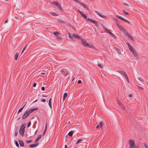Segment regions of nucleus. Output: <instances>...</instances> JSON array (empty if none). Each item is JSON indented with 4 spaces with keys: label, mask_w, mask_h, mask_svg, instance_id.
<instances>
[{
    "label": "nucleus",
    "mask_w": 148,
    "mask_h": 148,
    "mask_svg": "<svg viewBox=\"0 0 148 148\" xmlns=\"http://www.w3.org/2000/svg\"><path fill=\"white\" fill-rule=\"evenodd\" d=\"M37 108H34L32 109H29V110H27L24 113V114L22 116V119H24L26 118L31 113L33 112L34 111L37 110Z\"/></svg>",
    "instance_id": "obj_1"
},
{
    "label": "nucleus",
    "mask_w": 148,
    "mask_h": 148,
    "mask_svg": "<svg viewBox=\"0 0 148 148\" xmlns=\"http://www.w3.org/2000/svg\"><path fill=\"white\" fill-rule=\"evenodd\" d=\"M25 125L26 124L25 123H23L21 125L19 130V133L22 136H24Z\"/></svg>",
    "instance_id": "obj_2"
},
{
    "label": "nucleus",
    "mask_w": 148,
    "mask_h": 148,
    "mask_svg": "<svg viewBox=\"0 0 148 148\" xmlns=\"http://www.w3.org/2000/svg\"><path fill=\"white\" fill-rule=\"evenodd\" d=\"M130 148H134L136 147L134 141L133 140H130L129 141Z\"/></svg>",
    "instance_id": "obj_3"
},
{
    "label": "nucleus",
    "mask_w": 148,
    "mask_h": 148,
    "mask_svg": "<svg viewBox=\"0 0 148 148\" xmlns=\"http://www.w3.org/2000/svg\"><path fill=\"white\" fill-rule=\"evenodd\" d=\"M87 20L88 21H90L91 23H93L97 27L99 28V25H98V23L97 22L95 21L90 18H87Z\"/></svg>",
    "instance_id": "obj_4"
},
{
    "label": "nucleus",
    "mask_w": 148,
    "mask_h": 148,
    "mask_svg": "<svg viewBox=\"0 0 148 148\" xmlns=\"http://www.w3.org/2000/svg\"><path fill=\"white\" fill-rule=\"evenodd\" d=\"M53 3L56 5L60 10L62 11V8L60 5L57 2L54 1L53 2Z\"/></svg>",
    "instance_id": "obj_5"
},
{
    "label": "nucleus",
    "mask_w": 148,
    "mask_h": 148,
    "mask_svg": "<svg viewBox=\"0 0 148 148\" xmlns=\"http://www.w3.org/2000/svg\"><path fill=\"white\" fill-rule=\"evenodd\" d=\"M60 72L62 73V74L64 75V76H66L68 73V72L65 69H62Z\"/></svg>",
    "instance_id": "obj_6"
},
{
    "label": "nucleus",
    "mask_w": 148,
    "mask_h": 148,
    "mask_svg": "<svg viewBox=\"0 0 148 148\" xmlns=\"http://www.w3.org/2000/svg\"><path fill=\"white\" fill-rule=\"evenodd\" d=\"M116 16L119 19L122 20L123 21H125V22L127 23H130V22L127 20L125 19L124 18H123V17H121V16L118 15H116Z\"/></svg>",
    "instance_id": "obj_7"
},
{
    "label": "nucleus",
    "mask_w": 148,
    "mask_h": 148,
    "mask_svg": "<svg viewBox=\"0 0 148 148\" xmlns=\"http://www.w3.org/2000/svg\"><path fill=\"white\" fill-rule=\"evenodd\" d=\"M95 12L99 16H100L101 17L103 18H106V16L101 14L100 12L96 11H95Z\"/></svg>",
    "instance_id": "obj_8"
},
{
    "label": "nucleus",
    "mask_w": 148,
    "mask_h": 148,
    "mask_svg": "<svg viewBox=\"0 0 148 148\" xmlns=\"http://www.w3.org/2000/svg\"><path fill=\"white\" fill-rule=\"evenodd\" d=\"M81 41L82 44L85 46H86L88 45V43L86 42L85 40L84 39H81Z\"/></svg>",
    "instance_id": "obj_9"
},
{
    "label": "nucleus",
    "mask_w": 148,
    "mask_h": 148,
    "mask_svg": "<svg viewBox=\"0 0 148 148\" xmlns=\"http://www.w3.org/2000/svg\"><path fill=\"white\" fill-rule=\"evenodd\" d=\"M117 103L119 106L122 108L123 109H125V108L123 106V105L119 101H117Z\"/></svg>",
    "instance_id": "obj_10"
},
{
    "label": "nucleus",
    "mask_w": 148,
    "mask_h": 148,
    "mask_svg": "<svg viewBox=\"0 0 148 148\" xmlns=\"http://www.w3.org/2000/svg\"><path fill=\"white\" fill-rule=\"evenodd\" d=\"M39 145L38 143H36L35 144L30 145H29L30 147L33 148L36 147L37 146Z\"/></svg>",
    "instance_id": "obj_11"
},
{
    "label": "nucleus",
    "mask_w": 148,
    "mask_h": 148,
    "mask_svg": "<svg viewBox=\"0 0 148 148\" xmlns=\"http://www.w3.org/2000/svg\"><path fill=\"white\" fill-rule=\"evenodd\" d=\"M18 141L20 146L22 147H24V145L23 141L20 140H19Z\"/></svg>",
    "instance_id": "obj_12"
},
{
    "label": "nucleus",
    "mask_w": 148,
    "mask_h": 148,
    "mask_svg": "<svg viewBox=\"0 0 148 148\" xmlns=\"http://www.w3.org/2000/svg\"><path fill=\"white\" fill-rule=\"evenodd\" d=\"M41 137H42L41 135L40 134V135H38V136L37 138V139L35 141V143L37 142L41 138Z\"/></svg>",
    "instance_id": "obj_13"
},
{
    "label": "nucleus",
    "mask_w": 148,
    "mask_h": 148,
    "mask_svg": "<svg viewBox=\"0 0 148 148\" xmlns=\"http://www.w3.org/2000/svg\"><path fill=\"white\" fill-rule=\"evenodd\" d=\"M116 25L117 27H118L120 30H121L123 28L122 27L121 25L118 24V23H117Z\"/></svg>",
    "instance_id": "obj_14"
},
{
    "label": "nucleus",
    "mask_w": 148,
    "mask_h": 148,
    "mask_svg": "<svg viewBox=\"0 0 148 148\" xmlns=\"http://www.w3.org/2000/svg\"><path fill=\"white\" fill-rule=\"evenodd\" d=\"M73 37L77 38H80V36L77 35L73 34Z\"/></svg>",
    "instance_id": "obj_15"
},
{
    "label": "nucleus",
    "mask_w": 148,
    "mask_h": 148,
    "mask_svg": "<svg viewBox=\"0 0 148 148\" xmlns=\"http://www.w3.org/2000/svg\"><path fill=\"white\" fill-rule=\"evenodd\" d=\"M134 56L136 58H139L138 56V55L137 54V53L136 52V51H135V52H134L133 53Z\"/></svg>",
    "instance_id": "obj_16"
},
{
    "label": "nucleus",
    "mask_w": 148,
    "mask_h": 148,
    "mask_svg": "<svg viewBox=\"0 0 148 148\" xmlns=\"http://www.w3.org/2000/svg\"><path fill=\"white\" fill-rule=\"evenodd\" d=\"M119 73L121 74V75H123V76L125 75L126 74V73L124 72V71H119Z\"/></svg>",
    "instance_id": "obj_17"
},
{
    "label": "nucleus",
    "mask_w": 148,
    "mask_h": 148,
    "mask_svg": "<svg viewBox=\"0 0 148 148\" xmlns=\"http://www.w3.org/2000/svg\"><path fill=\"white\" fill-rule=\"evenodd\" d=\"M80 3L83 6V7L84 8L87 10H89V8H88L87 7V6L86 5L84 4L83 3Z\"/></svg>",
    "instance_id": "obj_18"
},
{
    "label": "nucleus",
    "mask_w": 148,
    "mask_h": 148,
    "mask_svg": "<svg viewBox=\"0 0 148 148\" xmlns=\"http://www.w3.org/2000/svg\"><path fill=\"white\" fill-rule=\"evenodd\" d=\"M102 27L105 30L106 32L108 33L110 31L108 30L103 25L102 26Z\"/></svg>",
    "instance_id": "obj_19"
},
{
    "label": "nucleus",
    "mask_w": 148,
    "mask_h": 148,
    "mask_svg": "<svg viewBox=\"0 0 148 148\" xmlns=\"http://www.w3.org/2000/svg\"><path fill=\"white\" fill-rule=\"evenodd\" d=\"M114 48L117 51L118 53H119V54H121V51L119 49L116 47H114Z\"/></svg>",
    "instance_id": "obj_20"
},
{
    "label": "nucleus",
    "mask_w": 148,
    "mask_h": 148,
    "mask_svg": "<svg viewBox=\"0 0 148 148\" xmlns=\"http://www.w3.org/2000/svg\"><path fill=\"white\" fill-rule=\"evenodd\" d=\"M18 53H16L15 55L14 58L15 60H17L18 57Z\"/></svg>",
    "instance_id": "obj_21"
},
{
    "label": "nucleus",
    "mask_w": 148,
    "mask_h": 148,
    "mask_svg": "<svg viewBox=\"0 0 148 148\" xmlns=\"http://www.w3.org/2000/svg\"><path fill=\"white\" fill-rule=\"evenodd\" d=\"M73 133V131H71L69 132L68 133L69 135L70 136H72Z\"/></svg>",
    "instance_id": "obj_22"
},
{
    "label": "nucleus",
    "mask_w": 148,
    "mask_h": 148,
    "mask_svg": "<svg viewBox=\"0 0 148 148\" xmlns=\"http://www.w3.org/2000/svg\"><path fill=\"white\" fill-rule=\"evenodd\" d=\"M67 94L66 93H65L63 95V101H64V99L65 98L67 97Z\"/></svg>",
    "instance_id": "obj_23"
},
{
    "label": "nucleus",
    "mask_w": 148,
    "mask_h": 148,
    "mask_svg": "<svg viewBox=\"0 0 148 148\" xmlns=\"http://www.w3.org/2000/svg\"><path fill=\"white\" fill-rule=\"evenodd\" d=\"M83 139H79L77 141L76 144H77L79 143H81V142L83 141Z\"/></svg>",
    "instance_id": "obj_24"
},
{
    "label": "nucleus",
    "mask_w": 148,
    "mask_h": 148,
    "mask_svg": "<svg viewBox=\"0 0 148 148\" xmlns=\"http://www.w3.org/2000/svg\"><path fill=\"white\" fill-rule=\"evenodd\" d=\"M121 30L123 32L125 35H126L128 33L126 30L124 28Z\"/></svg>",
    "instance_id": "obj_25"
},
{
    "label": "nucleus",
    "mask_w": 148,
    "mask_h": 148,
    "mask_svg": "<svg viewBox=\"0 0 148 148\" xmlns=\"http://www.w3.org/2000/svg\"><path fill=\"white\" fill-rule=\"evenodd\" d=\"M49 106L51 108V99L50 98L49 99Z\"/></svg>",
    "instance_id": "obj_26"
},
{
    "label": "nucleus",
    "mask_w": 148,
    "mask_h": 148,
    "mask_svg": "<svg viewBox=\"0 0 148 148\" xmlns=\"http://www.w3.org/2000/svg\"><path fill=\"white\" fill-rule=\"evenodd\" d=\"M27 45L26 44L25 46L23 48V49L22 51V52H21V54H22L23 52L25 50V49H26V46H27Z\"/></svg>",
    "instance_id": "obj_27"
},
{
    "label": "nucleus",
    "mask_w": 148,
    "mask_h": 148,
    "mask_svg": "<svg viewBox=\"0 0 148 148\" xmlns=\"http://www.w3.org/2000/svg\"><path fill=\"white\" fill-rule=\"evenodd\" d=\"M51 15L53 16H58V15L57 14H56L54 12H51Z\"/></svg>",
    "instance_id": "obj_28"
},
{
    "label": "nucleus",
    "mask_w": 148,
    "mask_h": 148,
    "mask_svg": "<svg viewBox=\"0 0 148 148\" xmlns=\"http://www.w3.org/2000/svg\"><path fill=\"white\" fill-rule=\"evenodd\" d=\"M67 32L68 34H69V37L71 38H72L73 37V35L71 36L69 32L68 31Z\"/></svg>",
    "instance_id": "obj_29"
},
{
    "label": "nucleus",
    "mask_w": 148,
    "mask_h": 148,
    "mask_svg": "<svg viewBox=\"0 0 148 148\" xmlns=\"http://www.w3.org/2000/svg\"><path fill=\"white\" fill-rule=\"evenodd\" d=\"M81 15L85 19H87V16L86 15V14H84L83 13H82Z\"/></svg>",
    "instance_id": "obj_30"
},
{
    "label": "nucleus",
    "mask_w": 148,
    "mask_h": 148,
    "mask_svg": "<svg viewBox=\"0 0 148 148\" xmlns=\"http://www.w3.org/2000/svg\"><path fill=\"white\" fill-rule=\"evenodd\" d=\"M18 128V127H16V130L15 133L14 135L15 136H16L18 134V131L17 130V129Z\"/></svg>",
    "instance_id": "obj_31"
},
{
    "label": "nucleus",
    "mask_w": 148,
    "mask_h": 148,
    "mask_svg": "<svg viewBox=\"0 0 148 148\" xmlns=\"http://www.w3.org/2000/svg\"><path fill=\"white\" fill-rule=\"evenodd\" d=\"M86 47H89L90 48H94L95 47L94 46H92V45H89L88 44V46H86Z\"/></svg>",
    "instance_id": "obj_32"
},
{
    "label": "nucleus",
    "mask_w": 148,
    "mask_h": 148,
    "mask_svg": "<svg viewBox=\"0 0 148 148\" xmlns=\"http://www.w3.org/2000/svg\"><path fill=\"white\" fill-rule=\"evenodd\" d=\"M59 33L58 32H53V34L55 35L56 36H57L58 34Z\"/></svg>",
    "instance_id": "obj_33"
},
{
    "label": "nucleus",
    "mask_w": 148,
    "mask_h": 148,
    "mask_svg": "<svg viewBox=\"0 0 148 148\" xmlns=\"http://www.w3.org/2000/svg\"><path fill=\"white\" fill-rule=\"evenodd\" d=\"M114 38H116V36L114 35V34H113L112 33H110V34Z\"/></svg>",
    "instance_id": "obj_34"
},
{
    "label": "nucleus",
    "mask_w": 148,
    "mask_h": 148,
    "mask_svg": "<svg viewBox=\"0 0 148 148\" xmlns=\"http://www.w3.org/2000/svg\"><path fill=\"white\" fill-rule=\"evenodd\" d=\"M123 13H124V14L126 15H128L129 14V13L127 12L124 10H123Z\"/></svg>",
    "instance_id": "obj_35"
},
{
    "label": "nucleus",
    "mask_w": 148,
    "mask_h": 148,
    "mask_svg": "<svg viewBox=\"0 0 148 148\" xmlns=\"http://www.w3.org/2000/svg\"><path fill=\"white\" fill-rule=\"evenodd\" d=\"M99 124L101 128H102V127L103 126V124L102 122H100Z\"/></svg>",
    "instance_id": "obj_36"
},
{
    "label": "nucleus",
    "mask_w": 148,
    "mask_h": 148,
    "mask_svg": "<svg viewBox=\"0 0 148 148\" xmlns=\"http://www.w3.org/2000/svg\"><path fill=\"white\" fill-rule=\"evenodd\" d=\"M129 47V49H130V51H132V50H133V49L132 47L131 46Z\"/></svg>",
    "instance_id": "obj_37"
},
{
    "label": "nucleus",
    "mask_w": 148,
    "mask_h": 148,
    "mask_svg": "<svg viewBox=\"0 0 148 148\" xmlns=\"http://www.w3.org/2000/svg\"><path fill=\"white\" fill-rule=\"evenodd\" d=\"M98 66L100 67L101 68H102L103 66L101 64H98Z\"/></svg>",
    "instance_id": "obj_38"
},
{
    "label": "nucleus",
    "mask_w": 148,
    "mask_h": 148,
    "mask_svg": "<svg viewBox=\"0 0 148 148\" xmlns=\"http://www.w3.org/2000/svg\"><path fill=\"white\" fill-rule=\"evenodd\" d=\"M15 144L16 146L17 147H18L19 146L18 143L16 141V142H15Z\"/></svg>",
    "instance_id": "obj_39"
},
{
    "label": "nucleus",
    "mask_w": 148,
    "mask_h": 148,
    "mask_svg": "<svg viewBox=\"0 0 148 148\" xmlns=\"http://www.w3.org/2000/svg\"><path fill=\"white\" fill-rule=\"evenodd\" d=\"M31 125V123L30 121H29L27 124V127H29Z\"/></svg>",
    "instance_id": "obj_40"
},
{
    "label": "nucleus",
    "mask_w": 148,
    "mask_h": 148,
    "mask_svg": "<svg viewBox=\"0 0 148 148\" xmlns=\"http://www.w3.org/2000/svg\"><path fill=\"white\" fill-rule=\"evenodd\" d=\"M22 110H23V109H22V108H20V109L18 110V113H19V112H21L22 111Z\"/></svg>",
    "instance_id": "obj_41"
},
{
    "label": "nucleus",
    "mask_w": 148,
    "mask_h": 148,
    "mask_svg": "<svg viewBox=\"0 0 148 148\" xmlns=\"http://www.w3.org/2000/svg\"><path fill=\"white\" fill-rule=\"evenodd\" d=\"M138 79L140 81H141V82H143V79L141 78V77H139L138 78Z\"/></svg>",
    "instance_id": "obj_42"
},
{
    "label": "nucleus",
    "mask_w": 148,
    "mask_h": 148,
    "mask_svg": "<svg viewBox=\"0 0 148 148\" xmlns=\"http://www.w3.org/2000/svg\"><path fill=\"white\" fill-rule=\"evenodd\" d=\"M77 12H79L81 15L82 14V12L80 11L79 10H77Z\"/></svg>",
    "instance_id": "obj_43"
},
{
    "label": "nucleus",
    "mask_w": 148,
    "mask_h": 148,
    "mask_svg": "<svg viewBox=\"0 0 148 148\" xmlns=\"http://www.w3.org/2000/svg\"><path fill=\"white\" fill-rule=\"evenodd\" d=\"M137 86L140 89H141V90H143V88L141 87H140L139 86Z\"/></svg>",
    "instance_id": "obj_44"
},
{
    "label": "nucleus",
    "mask_w": 148,
    "mask_h": 148,
    "mask_svg": "<svg viewBox=\"0 0 148 148\" xmlns=\"http://www.w3.org/2000/svg\"><path fill=\"white\" fill-rule=\"evenodd\" d=\"M32 142V140H29L27 141L26 142L27 143H31Z\"/></svg>",
    "instance_id": "obj_45"
},
{
    "label": "nucleus",
    "mask_w": 148,
    "mask_h": 148,
    "mask_svg": "<svg viewBox=\"0 0 148 148\" xmlns=\"http://www.w3.org/2000/svg\"><path fill=\"white\" fill-rule=\"evenodd\" d=\"M59 21L61 23H64L63 21L61 20H59Z\"/></svg>",
    "instance_id": "obj_46"
},
{
    "label": "nucleus",
    "mask_w": 148,
    "mask_h": 148,
    "mask_svg": "<svg viewBox=\"0 0 148 148\" xmlns=\"http://www.w3.org/2000/svg\"><path fill=\"white\" fill-rule=\"evenodd\" d=\"M41 89L42 90H45V88L44 86L42 87Z\"/></svg>",
    "instance_id": "obj_47"
},
{
    "label": "nucleus",
    "mask_w": 148,
    "mask_h": 148,
    "mask_svg": "<svg viewBox=\"0 0 148 148\" xmlns=\"http://www.w3.org/2000/svg\"><path fill=\"white\" fill-rule=\"evenodd\" d=\"M129 38H130L131 39L133 40V38L131 36H130L129 37Z\"/></svg>",
    "instance_id": "obj_48"
},
{
    "label": "nucleus",
    "mask_w": 148,
    "mask_h": 148,
    "mask_svg": "<svg viewBox=\"0 0 148 148\" xmlns=\"http://www.w3.org/2000/svg\"><path fill=\"white\" fill-rule=\"evenodd\" d=\"M129 38H130L131 39L133 40V38L131 36H130L129 37Z\"/></svg>",
    "instance_id": "obj_49"
},
{
    "label": "nucleus",
    "mask_w": 148,
    "mask_h": 148,
    "mask_svg": "<svg viewBox=\"0 0 148 148\" xmlns=\"http://www.w3.org/2000/svg\"><path fill=\"white\" fill-rule=\"evenodd\" d=\"M126 35L128 38L130 36V34L128 33L126 34Z\"/></svg>",
    "instance_id": "obj_50"
},
{
    "label": "nucleus",
    "mask_w": 148,
    "mask_h": 148,
    "mask_svg": "<svg viewBox=\"0 0 148 148\" xmlns=\"http://www.w3.org/2000/svg\"><path fill=\"white\" fill-rule=\"evenodd\" d=\"M81 83L82 82L81 80H79L77 82V83L78 84H81Z\"/></svg>",
    "instance_id": "obj_51"
},
{
    "label": "nucleus",
    "mask_w": 148,
    "mask_h": 148,
    "mask_svg": "<svg viewBox=\"0 0 148 148\" xmlns=\"http://www.w3.org/2000/svg\"><path fill=\"white\" fill-rule=\"evenodd\" d=\"M124 76L125 77V78H127L128 77V76L127 75V74H125Z\"/></svg>",
    "instance_id": "obj_52"
},
{
    "label": "nucleus",
    "mask_w": 148,
    "mask_h": 148,
    "mask_svg": "<svg viewBox=\"0 0 148 148\" xmlns=\"http://www.w3.org/2000/svg\"><path fill=\"white\" fill-rule=\"evenodd\" d=\"M124 76L125 77V78H127L128 77V76L127 75V74H125Z\"/></svg>",
    "instance_id": "obj_53"
},
{
    "label": "nucleus",
    "mask_w": 148,
    "mask_h": 148,
    "mask_svg": "<svg viewBox=\"0 0 148 148\" xmlns=\"http://www.w3.org/2000/svg\"><path fill=\"white\" fill-rule=\"evenodd\" d=\"M144 145L146 147V148H147V147H148L147 145L145 143H144Z\"/></svg>",
    "instance_id": "obj_54"
},
{
    "label": "nucleus",
    "mask_w": 148,
    "mask_h": 148,
    "mask_svg": "<svg viewBox=\"0 0 148 148\" xmlns=\"http://www.w3.org/2000/svg\"><path fill=\"white\" fill-rule=\"evenodd\" d=\"M123 4L124 5H126V6H128L129 7V5H128L127 4V3H123Z\"/></svg>",
    "instance_id": "obj_55"
},
{
    "label": "nucleus",
    "mask_w": 148,
    "mask_h": 148,
    "mask_svg": "<svg viewBox=\"0 0 148 148\" xmlns=\"http://www.w3.org/2000/svg\"><path fill=\"white\" fill-rule=\"evenodd\" d=\"M126 44H127L128 47L131 46V45L128 42H126Z\"/></svg>",
    "instance_id": "obj_56"
},
{
    "label": "nucleus",
    "mask_w": 148,
    "mask_h": 148,
    "mask_svg": "<svg viewBox=\"0 0 148 148\" xmlns=\"http://www.w3.org/2000/svg\"><path fill=\"white\" fill-rule=\"evenodd\" d=\"M127 82H128V83H129L130 82H129V79H128V77L127 78H126Z\"/></svg>",
    "instance_id": "obj_57"
},
{
    "label": "nucleus",
    "mask_w": 148,
    "mask_h": 148,
    "mask_svg": "<svg viewBox=\"0 0 148 148\" xmlns=\"http://www.w3.org/2000/svg\"><path fill=\"white\" fill-rule=\"evenodd\" d=\"M47 123H46L45 124V128L46 129H47Z\"/></svg>",
    "instance_id": "obj_58"
},
{
    "label": "nucleus",
    "mask_w": 148,
    "mask_h": 148,
    "mask_svg": "<svg viewBox=\"0 0 148 148\" xmlns=\"http://www.w3.org/2000/svg\"><path fill=\"white\" fill-rule=\"evenodd\" d=\"M135 50L134 49H133V50H132V51H130L132 53H133L134 52H135Z\"/></svg>",
    "instance_id": "obj_59"
},
{
    "label": "nucleus",
    "mask_w": 148,
    "mask_h": 148,
    "mask_svg": "<svg viewBox=\"0 0 148 148\" xmlns=\"http://www.w3.org/2000/svg\"><path fill=\"white\" fill-rule=\"evenodd\" d=\"M36 83H34L33 84V86L34 87H36Z\"/></svg>",
    "instance_id": "obj_60"
},
{
    "label": "nucleus",
    "mask_w": 148,
    "mask_h": 148,
    "mask_svg": "<svg viewBox=\"0 0 148 148\" xmlns=\"http://www.w3.org/2000/svg\"><path fill=\"white\" fill-rule=\"evenodd\" d=\"M46 100L45 99H42L41 100V101L42 102H45Z\"/></svg>",
    "instance_id": "obj_61"
},
{
    "label": "nucleus",
    "mask_w": 148,
    "mask_h": 148,
    "mask_svg": "<svg viewBox=\"0 0 148 148\" xmlns=\"http://www.w3.org/2000/svg\"><path fill=\"white\" fill-rule=\"evenodd\" d=\"M129 97H132V95L131 94L129 95Z\"/></svg>",
    "instance_id": "obj_62"
},
{
    "label": "nucleus",
    "mask_w": 148,
    "mask_h": 148,
    "mask_svg": "<svg viewBox=\"0 0 148 148\" xmlns=\"http://www.w3.org/2000/svg\"><path fill=\"white\" fill-rule=\"evenodd\" d=\"M74 0L76 2H78L79 3H79V1L78 0Z\"/></svg>",
    "instance_id": "obj_63"
},
{
    "label": "nucleus",
    "mask_w": 148,
    "mask_h": 148,
    "mask_svg": "<svg viewBox=\"0 0 148 148\" xmlns=\"http://www.w3.org/2000/svg\"><path fill=\"white\" fill-rule=\"evenodd\" d=\"M67 146L66 145H65L64 148H67Z\"/></svg>",
    "instance_id": "obj_64"
}]
</instances>
